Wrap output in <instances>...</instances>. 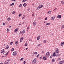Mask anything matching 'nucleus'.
I'll return each instance as SVG.
<instances>
[{
	"instance_id": "774afa93",
	"label": "nucleus",
	"mask_w": 64,
	"mask_h": 64,
	"mask_svg": "<svg viewBox=\"0 0 64 64\" xmlns=\"http://www.w3.org/2000/svg\"><path fill=\"white\" fill-rule=\"evenodd\" d=\"M34 14H32V15H33V16H34Z\"/></svg>"
},
{
	"instance_id": "bb28decb",
	"label": "nucleus",
	"mask_w": 64,
	"mask_h": 64,
	"mask_svg": "<svg viewBox=\"0 0 64 64\" xmlns=\"http://www.w3.org/2000/svg\"><path fill=\"white\" fill-rule=\"evenodd\" d=\"M22 4H20L19 5V7H21L22 6Z\"/></svg>"
},
{
	"instance_id": "e2e57ef3",
	"label": "nucleus",
	"mask_w": 64,
	"mask_h": 64,
	"mask_svg": "<svg viewBox=\"0 0 64 64\" xmlns=\"http://www.w3.org/2000/svg\"><path fill=\"white\" fill-rule=\"evenodd\" d=\"M42 54H43V53H44V51H42Z\"/></svg>"
},
{
	"instance_id": "864d4df0",
	"label": "nucleus",
	"mask_w": 64,
	"mask_h": 64,
	"mask_svg": "<svg viewBox=\"0 0 64 64\" xmlns=\"http://www.w3.org/2000/svg\"><path fill=\"white\" fill-rule=\"evenodd\" d=\"M60 60V58H58L57 60V61H59V60Z\"/></svg>"
},
{
	"instance_id": "3c124183",
	"label": "nucleus",
	"mask_w": 64,
	"mask_h": 64,
	"mask_svg": "<svg viewBox=\"0 0 64 64\" xmlns=\"http://www.w3.org/2000/svg\"><path fill=\"white\" fill-rule=\"evenodd\" d=\"M17 29H16L15 30H14V32H16V31H17Z\"/></svg>"
},
{
	"instance_id": "58836bf2",
	"label": "nucleus",
	"mask_w": 64,
	"mask_h": 64,
	"mask_svg": "<svg viewBox=\"0 0 64 64\" xmlns=\"http://www.w3.org/2000/svg\"><path fill=\"white\" fill-rule=\"evenodd\" d=\"M39 55H40V54H38L37 56H36V58H38L39 56Z\"/></svg>"
},
{
	"instance_id": "37998d69",
	"label": "nucleus",
	"mask_w": 64,
	"mask_h": 64,
	"mask_svg": "<svg viewBox=\"0 0 64 64\" xmlns=\"http://www.w3.org/2000/svg\"><path fill=\"white\" fill-rule=\"evenodd\" d=\"M42 58V56H40V58H39L40 60H41Z\"/></svg>"
},
{
	"instance_id": "e433bc0d",
	"label": "nucleus",
	"mask_w": 64,
	"mask_h": 64,
	"mask_svg": "<svg viewBox=\"0 0 64 64\" xmlns=\"http://www.w3.org/2000/svg\"><path fill=\"white\" fill-rule=\"evenodd\" d=\"M27 43L26 42V43L24 44V46H27Z\"/></svg>"
},
{
	"instance_id": "c85d7f7f",
	"label": "nucleus",
	"mask_w": 64,
	"mask_h": 64,
	"mask_svg": "<svg viewBox=\"0 0 64 64\" xmlns=\"http://www.w3.org/2000/svg\"><path fill=\"white\" fill-rule=\"evenodd\" d=\"M37 52H34V54L35 55H36V54H37Z\"/></svg>"
},
{
	"instance_id": "1a4fd4ad",
	"label": "nucleus",
	"mask_w": 64,
	"mask_h": 64,
	"mask_svg": "<svg viewBox=\"0 0 64 64\" xmlns=\"http://www.w3.org/2000/svg\"><path fill=\"white\" fill-rule=\"evenodd\" d=\"M64 42H62L61 43L60 46H63V45H64Z\"/></svg>"
},
{
	"instance_id": "dca6fc26",
	"label": "nucleus",
	"mask_w": 64,
	"mask_h": 64,
	"mask_svg": "<svg viewBox=\"0 0 64 64\" xmlns=\"http://www.w3.org/2000/svg\"><path fill=\"white\" fill-rule=\"evenodd\" d=\"M22 32V35H23V34H24V33H25V30H23Z\"/></svg>"
},
{
	"instance_id": "bf43d9fd",
	"label": "nucleus",
	"mask_w": 64,
	"mask_h": 64,
	"mask_svg": "<svg viewBox=\"0 0 64 64\" xmlns=\"http://www.w3.org/2000/svg\"><path fill=\"white\" fill-rule=\"evenodd\" d=\"M10 61V60H8L7 61V62H9V61Z\"/></svg>"
},
{
	"instance_id": "393cba45",
	"label": "nucleus",
	"mask_w": 64,
	"mask_h": 64,
	"mask_svg": "<svg viewBox=\"0 0 64 64\" xmlns=\"http://www.w3.org/2000/svg\"><path fill=\"white\" fill-rule=\"evenodd\" d=\"M46 40H44V43H46Z\"/></svg>"
},
{
	"instance_id": "69168bd1",
	"label": "nucleus",
	"mask_w": 64,
	"mask_h": 64,
	"mask_svg": "<svg viewBox=\"0 0 64 64\" xmlns=\"http://www.w3.org/2000/svg\"><path fill=\"white\" fill-rule=\"evenodd\" d=\"M9 28H11V26H9Z\"/></svg>"
},
{
	"instance_id": "473e14b6",
	"label": "nucleus",
	"mask_w": 64,
	"mask_h": 64,
	"mask_svg": "<svg viewBox=\"0 0 64 64\" xmlns=\"http://www.w3.org/2000/svg\"><path fill=\"white\" fill-rule=\"evenodd\" d=\"M60 62H61V64H63V63H64V62H63V60H62V61H61Z\"/></svg>"
},
{
	"instance_id": "ea45409f",
	"label": "nucleus",
	"mask_w": 64,
	"mask_h": 64,
	"mask_svg": "<svg viewBox=\"0 0 64 64\" xmlns=\"http://www.w3.org/2000/svg\"><path fill=\"white\" fill-rule=\"evenodd\" d=\"M14 4V3H12L11 4V6H13Z\"/></svg>"
},
{
	"instance_id": "423d86ee",
	"label": "nucleus",
	"mask_w": 64,
	"mask_h": 64,
	"mask_svg": "<svg viewBox=\"0 0 64 64\" xmlns=\"http://www.w3.org/2000/svg\"><path fill=\"white\" fill-rule=\"evenodd\" d=\"M1 52L2 53H3V54H4V53L5 52H4V49L2 50H1Z\"/></svg>"
},
{
	"instance_id": "680f3d73",
	"label": "nucleus",
	"mask_w": 64,
	"mask_h": 64,
	"mask_svg": "<svg viewBox=\"0 0 64 64\" xmlns=\"http://www.w3.org/2000/svg\"><path fill=\"white\" fill-rule=\"evenodd\" d=\"M12 1H15L16 0H12Z\"/></svg>"
},
{
	"instance_id": "f257e3e1",
	"label": "nucleus",
	"mask_w": 64,
	"mask_h": 64,
	"mask_svg": "<svg viewBox=\"0 0 64 64\" xmlns=\"http://www.w3.org/2000/svg\"><path fill=\"white\" fill-rule=\"evenodd\" d=\"M42 7H43V5L41 4L39 5L38 6L37 8V9H38V10H39V9H40V8H41Z\"/></svg>"
},
{
	"instance_id": "f03ea898",
	"label": "nucleus",
	"mask_w": 64,
	"mask_h": 64,
	"mask_svg": "<svg viewBox=\"0 0 64 64\" xmlns=\"http://www.w3.org/2000/svg\"><path fill=\"white\" fill-rule=\"evenodd\" d=\"M36 62H37V59L36 58L32 61V63L35 64L36 63Z\"/></svg>"
},
{
	"instance_id": "4d7b16f0",
	"label": "nucleus",
	"mask_w": 64,
	"mask_h": 64,
	"mask_svg": "<svg viewBox=\"0 0 64 64\" xmlns=\"http://www.w3.org/2000/svg\"><path fill=\"white\" fill-rule=\"evenodd\" d=\"M20 33H21V34H22V33H23L22 32V31L20 32Z\"/></svg>"
},
{
	"instance_id": "603ef678",
	"label": "nucleus",
	"mask_w": 64,
	"mask_h": 64,
	"mask_svg": "<svg viewBox=\"0 0 64 64\" xmlns=\"http://www.w3.org/2000/svg\"><path fill=\"white\" fill-rule=\"evenodd\" d=\"M27 10H28V11H29V10H30V8H28Z\"/></svg>"
},
{
	"instance_id": "49530a36",
	"label": "nucleus",
	"mask_w": 64,
	"mask_h": 64,
	"mask_svg": "<svg viewBox=\"0 0 64 64\" xmlns=\"http://www.w3.org/2000/svg\"><path fill=\"white\" fill-rule=\"evenodd\" d=\"M14 13H15V12L14 11L12 12L13 14H14Z\"/></svg>"
},
{
	"instance_id": "0e129e2a",
	"label": "nucleus",
	"mask_w": 64,
	"mask_h": 64,
	"mask_svg": "<svg viewBox=\"0 0 64 64\" xmlns=\"http://www.w3.org/2000/svg\"><path fill=\"white\" fill-rule=\"evenodd\" d=\"M0 64H3V63L2 62L1 63H0Z\"/></svg>"
},
{
	"instance_id": "7c9ffc66",
	"label": "nucleus",
	"mask_w": 64,
	"mask_h": 64,
	"mask_svg": "<svg viewBox=\"0 0 64 64\" xmlns=\"http://www.w3.org/2000/svg\"><path fill=\"white\" fill-rule=\"evenodd\" d=\"M61 27H62L61 28L62 29H63V28H64V26L63 25H62V26Z\"/></svg>"
},
{
	"instance_id": "f3484780",
	"label": "nucleus",
	"mask_w": 64,
	"mask_h": 64,
	"mask_svg": "<svg viewBox=\"0 0 64 64\" xmlns=\"http://www.w3.org/2000/svg\"><path fill=\"white\" fill-rule=\"evenodd\" d=\"M9 48V46H7L6 47V49H8Z\"/></svg>"
},
{
	"instance_id": "0eeeda50",
	"label": "nucleus",
	"mask_w": 64,
	"mask_h": 64,
	"mask_svg": "<svg viewBox=\"0 0 64 64\" xmlns=\"http://www.w3.org/2000/svg\"><path fill=\"white\" fill-rule=\"evenodd\" d=\"M56 53H59V50H58V48L57 49V48H56Z\"/></svg>"
},
{
	"instance_id": "052dcab7",
	"label": "nucleus",
	"mask_w": 64,
	"mask_h": 64,
	"mask_svg": "<svg viewBox=\"0 0 64 64\" xmlns=\"http://www.w3.org/2000/svg\"><path fill=\"white\" fill-rule=\"evenodd\" d=\"M45 20H47V18H45Z\"/></svg>"
},
{
	"instance_id": "c9c22d12",
	"label": "nucleus",
	"mask_w": 64,
	"mask_h": 64,
	"mask_svg": "<svg viewBox=\"0 0 64 64\" xmlns=\"http://www.w3.org/2000/svg\"><path fill=\"white\" fill-rule=\"evenodd\" d=\"M28 29H29V26H28L27 28V31H28Z\"/></svg>"
},
{
	"instance_id": "4468645a",
	"label": "nucleus",
	"mask_w": 64,
	"mask_h": 64,
	"mask_svg": "<svg viewBox=\"0 0 64 64\" xmlns=\"http://www.w3.org/2000/svg\"><path fill=\"white\" fill-rule=\"evenodd\" d=\"M46 58H46V56H44L43 57V59L44 60H46Z\"/></svg>"
},
{
	"instance_id": "13d9d810",
	"label": "nucleus",
	"mask_w": 64,
	"mask_h": 64,
	"mask_svg": "<svg viewBox=\"0 0 64 64\" xmlns=\"http://www.w3.org/2000/svg\"><path fill=\"white\" fill-rule=\"evenodd\" d=\"M56 9H57V8H55L54 10V12L55 11V10H56Z\"/></svg>"
},
{
	"instance_id": "4be33fe9",
	"label": "nucleus",
	"mask_w": 64,
	"mask_h": 64,
	"mask_svg": "<svg viewBox=\"0 0 64 64\" xmlns=\"http://www.w3.org/2000/svg\"><path fill=\"white\" fill-rule=\"evenodd\" d=\"M9 53V52H6V54H5V55L6 56H7V55H8V54Z\"/></svg>"
},
{
	"instance_id": "c03bdc74",
	"label": "nucleus",
	"mask_w": 64,
	"mask_h": 64,
	"mask_svg": "<svg viewBox=\"0 0 64 64\" xmlns=\"http://www.w3.org/2000/svg\"><path fill=\"white\" fill-rule=\"evenodd\" d=\"M13 44V42H11L10 43V45H12Z\"/></svg>"
},
{
	"instance_id": "a211bd4d",
	"label": "nucleus",
	"mask_w": 64,
	"mask_h": 64,
	"mask_svg": "<svg viewBox=\"0 0 64 64\" xmlns=\"http://www.w3.org/2000/svg\"><path fill=\"white\" fill-rule=\"evenodd\" d=\"M7 20L8 21H10V20H11V18H8L7 19Z\"/></svg>"
},
{
	"instance_id": "ddd939ff",
	"label": "nucleus",
	"mask_w": 64,
	"mask_h": 64,
	"mask_svg": "<svg viewBox=\"0 0 64 64\" xmlns=\"http://www.w3.org/2000/svg\"><path fill=\"white\" fill-rule=\"evenodd\" d=\"M61 4H64V1L63 0L61 2Z\"/></svg>"
},
{
	"instance_id": "412c9836",
	"label": "nucleus",
	"mask_w": 64,
	"mask_h": 64,
	"mask_svg": "<svg viewBox=\"0 0 64 64\" xmlns=\"http://www.w3.org/2000/svg\"><path fill=\"white\" fill-rule=\"evenodd\" d=\"M15 52H13V56H15V55H16L15 54Z\"/></svg>"
},
{
	"instance_id": "aec40b11",
	"label": "nucleus",
	"mask_w": 64,
	"mask_h": 64,
	"mask_svg": "<svg viewBox=\"0 0 64 64\" xmlns=\"http://www.w3.org/2000/svg\"><path fill=\"white\" fill-rule=\"evenodd\" d=\"M52 62H55V59H53L52 60Z\"/></svg>"
},
{
	"instance_id": "39448f33",
	"label": "nucleus",
	"mask_w": 64,
	"mask_h": 64,
	"mask_svg": "<svg viewBox=\"0 0 64 64\" xmlns=\"http://www.w3.org/2000/svg\"><path fill=\"white\" fill-rule=\"evenodd\" d=\"M24 39V37H22V38H21L20 39V42H22V40H23Z\"/></svg>"
},
{
	"instance_id": "5fc2aeb1",
	"label": "nucleus",
	"mask_w": 64,
	"mask_h": 64,
	"mask_svg": "<svg viewBox=\"0 0 64 64\" xmlns=\"http://www.w3.org/2000/svg\"><path fill=\"white\" fill-rule=\"evenodd\" d=\"M14 54H15L16 55V54H17V52H14Z\"/></svg>"
},
{
	"instance_id": "4c0bfd02",
	"label": "nucleus",
	"mask_w": 64,
	"mask_h": 64,
	"mask_svg": "<svg viewBox=\"0 0 64 64\" xmlns=\"http://www.w3.org/2000/svg\"><path fill=\"white\" fill-rule=\"evenodd\" d=\"M2 24L4 26V25H5V24H5V23L4 22Z\"/></svg>"
},
{
	"instance_id": "72a5a7b5",
	"label": "nucleus",
	"mask_w": 64,
	"mask_h": 64,
	"mask_svg": "<svg viewBox=\"0 0 64 64\" xmlns=\"http://www.w3.org/2000/svg\"><path fill=\"white\" fill-rule=\"evenodd\" d=\"M26 0H23L22 1V2H25V1H26Z\"/></svg>"
},
{
	"instance_id": "c756f323",
	"label": "nucleus",
	"mask_w": 64,
	"mask_h": 64,
	"mask_svg": "<svg viewBox=\"0 0 64 64\" xmlns=\"http://www.w3.org/2000/svg\"><path fill=\"white\" fill-rule=\"evenodd\" d=\"M14 50V48H12V51H13Z\"/></svg>"
},
{
	"instance_id": "338daca9",
	"label": "nucleus",
	"mask_w": 64,
	"mask_h": 64,
	"mask_svg": "<svg viewBox=\"0 0 64 64\" xmlns=\"http://www.w3.org/2000/svg\"><path fill=\"white\" fill-rule=\"evenodd\" d=\"M26 50H27V49H28V48H26Z\"/></svg>"
},
{
	"instance_id": "8fccbe9b",
	"label": "nucleus",
	"mask_w": 64,
	"mask_h": 64,
	"mask_svg": "<svg viewBox=\"0 0 64 64\" xmlns=\"http://www.w3.org/2000/svg\"><path fill=\"white\" fill-rule=\"evenodd\" d=\"M23 63L24 64H25V63H26V62L25 61H24Z\"/></svg>"
},
{
	"instance_id": "9b49d317",
	"label": "nucleus",
	"mask_w": 64,
	"mask_h": 64,
	"mask_svg": "<svg viewBox=\"0 0 64 64\" xmlns=\"http://www.w3.org/2000/svg\"><path fill=\"white\" fill-rule=\"evenodd\" d=\"M9 63L7 61H6L4 62V64H8Z\"/></svg>"
},
{
	"instance_id": "f8f14e48",
	"label": "nucleus",
	"mask_w": 64,
	"mask_h": 64,
	"mask_svg": "<svg viewBox=\"0 0 64 64\" xmlns=\"http://www.w3.org/2000/svg\"><path fill=\"white\" fill-rule=\"evenodd\" d=\"M33 24H34V26H36V22H33Z\"/></svg>"
},
{
	"instance_id": "2f4dec72",
	"label": "nucleus",
	"mask_w": 64,
	"mask_h": 64,
	"mask_svg": "<svg viewBox=\"0 0 64 64\" xmlns=\"http://www.w3.org/2000/svg\"><path fill=\"white\" fill-rule=\"evenodd\" d=\"M60 55V54H57V56H57V57H58V56H59Z\"/></svg>"
},
{
	"instance_id": "cd10ccee",
	"label": "nucleus",
	"mask_w": 64,
	"mask_h": 64,
	"mask_svg": "<svg viewBox=\"0 0 64 64\" xmlns=\"http://www.w3.org/2000/svg\"><path fill=\"white\" fill-rule=\"evenodd\" d=\"M25 16H23V18H22V20H24V19L25 18Z\"/></svg>"
},
{
	"instance_id": "a878e982",
	"label": "nucleus",
	"mask_w": 64,
	"mask_h": 64,
	"mask_svg": "<svg viewBox=\"0 0 64 64\" xmlns=\"http://www.w3.org/2000/svg\"><path fill=\"white\" fill-rule=\"evenodd\" d=\"M21 15H22V14H20L18 15V16L19 17H20L21 16Z\"/></svg>"
},
{
	"instance_id": "09e8293b",
	"label": "nucleus",
	"mask_w": 64,
	"mask_h": 64,
	"mask_svg": "<svg viewBox=\"0 0 64 64\" xmlns=\"http://www.w3.org/2000/svg\"><path fill=\"white\" fill-rule=\"evenodd\" d=\"M7 32H8V31H10V30L9 29H7Z\"/></svg>"
},
{
	"instance_id": "9d476101",
	"label": "nucleus",
	"mask_w": 64,
	"mask_h": 64,
	"mask_svg": "<svg viewBox=\"0 0 64 64\" xmlns=\"http://www.w3.org/2000/svg\"><path fill=\"white\" fill-rule=\"evenodd\" d=\"M23 5L24 7H26L27 6V4L26 3H25Z\"/></svg>"
},
{
	"instance_id": "20e7f679",
	"label": "nucleus",
	"mask_w": 64,
	"mask_h": 64,
	"mask_svg": "<svg viewBox=\"0 0 64 64\" xmlns=\"http://www.w3.org/2000/svg\"><path fill=\"white\" fill-rule=\"evenodd\" d=\"M52 55H53V56L54 57H55L56 56V53L55 54V52H54L52 54Z\"/></svg>"
},
{
	"instance_id": "a19ab883",
	"label": "nucleus",
	"mask_w": 64,
	"mask_h": 64,
	"mask_svg": "<svg viewBox=\"0 0 64 64\" xmlns=\"http://www.w3.org/2000/svg\"><path fill=\"white\" fill-rule=\"evenodd\" d=\"M41 44H38V46H39L40 47V46H41Z\"/></svg>"
},
{
	"instance_id": "b1692460",
	"label": "nucleus",
	"mask_w": 64,
	"mask_h": 64,
	"mask_svg": "<svg viewBox=\"0 0 64 64\" xmlns=\"http://www.w3.org/2000/svg\"><path fill=\"white\" fill-rule=\"evenodd\" d=\"M51 19L52 20H54V18H53V17H52L51 18Z\"/></svg>"
},
{
	"instance_id": "f704fd0d",
	"label": "nucleus",
	"mask_w": 64,
	"mask_h": 64,
	"mask_svg": "<svg viewBox=\"0 0 64 64\" xmlns=\"http://www.w3.org/2000/svg\"><path fill=\"white\" fill-rule=\"evenodd\" d=\"M24 59V58H21L20 59V61L23 60Z\"/></svg>"
},
{
	"instance_id": "2eb2a0df",
	"label": "nucleus",
	"mask_w": 64,
	"mask_h": 64,
	"mask_svg": "<svg viewBox=\"0 0 64 64\" xmlns=\"http://www.w3.org/2000/svg\"><path fill=\"white\" fill-rule=\"evenodd\" d=\"M37 38V40H39V39L40 38V36H39Z\"/></svg>"
},
{
	"instance_id": "5701e85b",
	"label": "nucleus",
	"mask_w": 64,
	"mask_h": 64,
	"mask_svg": "<svg viewBox=\"0 0 64 64\" xmlns=\"http://www.w3.org/2000/svg\"><path fill=\"white\" fill-rule=\"evenodd\" d=\"M50 25V23H47L46 24V25Z\"/></svg>"
},
{
	"instance_id": "6ab92c4d",
	"label": "nucleus",
	"mask_w": 64,
	"mask_h": 64,
	"mask_svg": "<svg viewBox=\"0 0 64 64\" xmlns=\"http://www.w3.org/2000/svg\"><path fill=\"white\" fill-rule=\"evenodd\" d=\"M18 41H16L15 42V43L16 45H18Z\"/></svg>"
},
{
	"instance_id": "7ed1b4c3",
	"label": "nucleus",
	"mask_w": 64,
	"mask_h": 64,
	"mask_svg": "<svg viewBox=\"0 0 64 64\" xmlns=\"http://www.w3.org/2000/svg\"><path fill=\"white\" fill-rule=\"evenodd\" d=\"M49 52H47L46 53V57H48L49 55Z\"/></svg>"
},
{
	"instance_id": "79ce46f5",
	"label": "nucleus",
	"mask_w": 64,
	"mask_h": 64,
	"mask_svg": "<svg viewBox=\"0 0 64 64\" xmlns=\"http://www.w3.org/2000/svg\"><path fill=\"white\" fill-rule=\"evenodd\" d=\"M50 12H51V11L50 10L48 11V14H49V13Z\"/></svg>"
},
{
	"instance_id": "a18cd8bd",
	"label": "nucleus",
	"mask_w": 64,
	"mask_h": 64,
	"mask_svg": "<svg viewBox=\"0 0 64 64\" xmlns=\"http://www.w3.org/2000/svg\"><path fill=\"white\" fill-rule=\"evenodd\" d=\"M58 64H61V61H60L58 62Z\"/></svg>"
},
{
	"instance_id": "de8ad7c7",
	"label": "nucleus",
	"mask_w": 64,
	"mask_h": 64,
	"mask_svg": "<svg viewBox=\"0 0 64 64\" xmlns=\"http://www.w3.org/2000/svg\"><path fill=\"white\" fill-rule=\"evenodd\" d=\"M52 57H53V56L52 55H51L50 57V58H52Z\"/></svg>"
},
{
	"instance_id": "6e6d98bb",
	"label": "nucleus",
	"mask_w": 64,
	"mask_h": 64,
	"mask_svg": "<svg viewBox=\"0 0 64 64\" xmlns=\"http://www.w3.org/2000/svg\"><path fill=\"white\" fill-rule=\"evenodd\" d=\"M51 36H53V34H51Z\"/></svg>"
},
{
	"instance_id": "6e6552de",
	"label": "nucleus",
	"mask_w": 64,
	"mask_h": 64,
	"mask_svg": "<svg viewBox=\"0 0 64 64\" xmlns=\"http://www.w3.org/2000/svg\"><path fill=\"white\" fill-rule=\"evenodd\" d=\"M61 17V16L60 15H59V16H57L58 18H60V19Z\"/></svg>"
}]
</instances>
